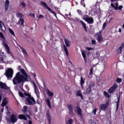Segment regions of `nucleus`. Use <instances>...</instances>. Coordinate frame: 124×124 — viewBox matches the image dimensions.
<instances>
[{
  "mask_svg": "<svg viewBox=\"0 0 124 124\" xmlns=\"http://www.w3.org/2000/svg\"><path fill=\"white\" fill-rule=\"evenodd\" d=\"M25 76L21 74L20 72L16 73L15 77L13 79V83L14 85H17V84H21V83H25Z\"/></svg>",
  "mask_w": 124,
  "mask_h": 124,
  "instance_id": "nucleus-1",
  "label": "nucleus"
},
{
  "mask_svg": "<svg viewBox=\"0 0 124 124\" xmlns=\"http://www.w3.org/2000/svg\"><path fill=\"white\" fill-rule=\"evenodd\" d=\"M19 25L21 26H24V23H25V20H24V18H19Z\"/></svg>",
  "mask_w": 124,
  "mask_h": 124,
  "instance_id": "nucleus-31",
  "label": "nucleus"
},
{
  "mask_svg": "<svg viewBox=\"0 0 124 124\" xmlns=\"http://www.w3.org/2000/svg\"><path fill=\"white\" fill-rule=\"evenodd\" d=\"M0 87L1 89H3V90H7L8 87L5 83L0 81Z\"/></svg>",
  "mask_w": 124,
  "mask_h": 124,
  "instance_id": "nucleus-15",
  "label": "nucleus"
},
{
  "mask_svg": "<svg viewBox=\"0 0 124 124\" xmlns=\"http://www.w3.org/2000/svg\"><path fill=\"white\" fill-rule=\"evenodd\" d=\"M66 91L67 93H70V89H67V90L66 89Z\"/></svg>",
  "mask_w": 124,
  "mask_h": 124,
  "instance_id": "nucleus-56",
  "label": "nucleus"
},
{
  "mask_svg": "<svg viewBox=\"0 0 124 124\" xmlns=\"http://www.w3.org/2000/svg\"><path fill=\"white\" fill-rule=\"evenodd\" d=\"M7 103H8V102H7V98L5 97L2 100L1 106H2V107H4V106H6V105H7Z\"/></svg>",
  "mask_w": 124,
  "mask_h": 124,
  "instance_id": "nucleus-18",
  "label": "nucleus"
},
{
  "mask_svg": "<svg viewBox=\"0 0 124 124\" xmlns=\"http://www.w3.org/2000/svg\"><path fill=\"white\" fill-rule=\"evenodd\" d=\"M116 81H117V83H122V82L123 81V79H122V78H117Z\"/></svg>",
  "mask_w": 124,
  "mask_h": 124,
  "instance_id": "nucleus-39",
  "label": "nucleus"
},
{
  "mask_svg": "<svg viewBox=\"0 0 124 124\" xmlns=\"http://www.w3.org/2000/svg\"><path fill=\"white\" fill-rule=\"evenodd\" d=\"M17 120L18 119H17V115H16V114H12V115H11L9 122L15 124V123H17Z\"/></svg>",
  "mask_w": 124,
  "mask_h": 124,
  "instance_id": "nucleus-12",
  "label": "nucleus"
},
{
  "mask_svg": "<svg viewBox=\"0 0 124 124\" xmlns=\"http://www.w3.org/2000/svg\"><path fill=\"white\" fill-rule=\"evenodd\" d=\"M93 68H92L91 69H90V72L89 73V75H93Z\"/></svg>",
  "mask_w": 124,
  "mask_h": 124,
  "instance_id": "nucleus-45",
  "label": "nucleus"
},
{
  "mask_svg": "<svg viewBox=\"0 0 124 124\" xmlns=\"http://www.w3.org/2000/svg\"><path fill=\"white\" fill-rule=\"evenodd\" d=\"M9 31L12 35H13V36H15V33H14V31L13 30L9 28Z\"/></svg>",
  "mask_w": 124,
  "mask_h": 124,
  "instance_id": "nucleus-33",
  "label": "nucleus"
},
{
  "mask_svg": "<svg viewBox=\"0 0 124 124\" xmlns=\"http://www.w3.org/2000/svg\"><path fill=\"white\" fill-rule=\"evenodd\" d=\"M94 86H95V84H94V83L92 84L91 85V88H92V87H94Z\"/></svg>",
  "mask_w": 124,
  "mask_h": 124,
  "instance_id": "nucleus-60",
  "label": "nucleus"
},
{
  "mask_svg": "<svg viewBox=\"0 0 124 124\" xmlns=\"http://www.w3.org/2000/svg\"><path fill=\"white\" fill-rule=\"evenodd\" d=\"M30 16H31L33 18H35V15H34V14H33L32 13L30 14Z\"/></svg>",
  "mask_w": 124,
  "mask_h": 124,
  "instance_id": "nucleus-43",
  "label": "nucleus"
},
{
  "mask_svg": "<svg viewBox=\"0 0 124 124\" xmlns=\"http://www.w3.org/2000/svg\"><path fill=\"white\" fill-rule=\"evenodd\" d=\"M96 111H97V108H94L93 110V112H92L93 114H94V115H96Z\"/></svg>",
  "mask_w": 124,
  "mask_h": 124,
  "instance_id": "nucleus-42",
  "label": "nucleus"
},
{
  "mask_svg": "<svg viewBox=\"0 0 124 124\" xmlns=\"http://www.w3.org/2000/svg\"><path fill=\"white\" fill-rule=\"evenodd\" d=\"M19 47L21 49L23 54H24L26 57H28V52H27V51H26V49L24 48V47H22V46H19Z\"/></svg>",
  "mask_w": 124,
  "mask_h": 124,
  "instance_id": "nucleus-23",
  "label": "nucleus"
},
{
  "mask_svg": "<svg viewBox=\"0 0 124 124\" xmlns=\"http://www.w3.org/2000/svg\"><path fill=\"white\" fill-rule=\"evenodd\" d=\"M111 2H114V1H117V0H110Z\"/></svg>",
  "mask_w": 124,
  "mask_h": 124,
  "instance_id": "nucleus-61",
  "label": "nucleus"
},
{
  "mask_svg": "<svg viewBox=\"0 0 124 124\" xmlns=\"http://www.w3.org/2000/svg\"><path fill=\"white\" fill-rule=\"evenodd\" d=\"M76 93L77 94V96H81V95L82 94L81 93V92L79 91V90H78L76 92Z\"/></svg>",
  "mask_w": 124,
  "mask_h": 124,
  "instance_id": "nucleus-36",
  "label": "nucleus"
},
{
  "mask_svg": "<svg viewBox=\"0 0 124 124\" xmlns=\"http://www.w3.org/2000/svg\"><path fill=\"white\" fill-rule=\"evenodd\" d=\"M22 112H23L24 114H27V113H31V111L28 110V107H27V106L23 107V108L22 110Z\"/></svg>",
  "mask_w": 124,
  "mask_h": 124,
  "instance_id": "nucleus-16",
  "label": "nucleus"
},
{
  "mask_svg": "<svg viewBox=\"0 0 124 124\" xmlns=\"http://www.w3.org/2000/svg\"><path fill=\"white\" fill-rule=\"evenodd\" d=\"M124 43H123L120 47L117 50V54H121L122 53V50L124 49Z\"/></svg>",
  "mask_w": 124,
  "mask_h": 124,
  "instance_id": "nucleus-21",
  "label": "nucleus"
},
{
  "mask_svg": "<svg viewBox=\"0 0 124 124\" xmlns=\"http://www.w3.org/2000/svg\"><path fill=\"white\" fill-rule=\"evenodd\" d=\"M101 32H102V31H99V32L95 34V35L97 36V40L98 43H102V42H104L103 40V37L101 35Z\"/></svg>",
  "mask_w": 124,
  "mask_h": 124,
  "instance_id": "nucleus-8",
  "label": "nucleus"
},
{
  "mask_svg": "<svg viewBox=\"0 0 124 124\" xmlns=\"http://www.w3.org/2000/svg\"><path fill=\"white\" fill-rule=\"evenodd\" d=\"M4 110V108H3L1 109V111L2 112V113H3Z\"/></svg>",
  "mask_w": 124,
  "mask_h": 124,
  "instance_id": "nucleus-59",
  "label": "nucleus"
},
{
  "mask_svg": "<svg viewBox=\"0 0 124 124\" xmlns=\"http://www.w3.org/2000/svg\"><path fill=\"white\" fill-rule=\"evenodd\" d=\"M28 118L29 120H31V116L29 114H19L18 115V119L19 120H23V121H27Z\"/></svg>",
  "mask_w": 124,
  "mask_h": 124,
  "instance_id": "nucleus-9",
  "label": "nucleus"
},
{
  "mask_svg": "<svg viewBox=\"0 0 124 124\" xmlns=\"http://www.w3.org/2000/svg\"><path fill=\"white\" fill-rule=\"evenodd\" d=\"M3 46L5 47V48L6 50V52L8 53V54H10V48H9V46H8V45H7V43H3Z\"/></svg>",
  "mask_w": 124,
  "mask_h": 124,
  "instance_id": "nucleus-19",
  "label": "nucleus"
},
{
  "mask_svg": "<svg viewBox=\"0 0 124 124\" xmlns=\"http://www.w3.org/2000/svg\"><path fill=\"white\" fill-rule=\"evenodd\" d=\"M76 110H75L76 113L78 115L80 119L81 120H83V114L82 113V109H81V108H80V106L77 105L76 107Z\"/></svg>",
  "mask_w": 124,
  "mask_h": 124,
  "instance_id": "nucleus-7",
  "label": "nucleus"
},
{
  "mask_svg": "<svg viewBox=\"0 0 124 124\" xmlns=\"http://www.w3.org/2000/svg\"><path fill=\"white\" fill-rule=\"evenodd\" d=\"M4 61H3V56L0 55V63L1 62H4Z\"/></svg>",
  "mask_w": 124,
  "mask_h": 124,
  "instance_id": "nucleus-38",
  "label": "nucleus"
},
{
  "mask_svg": "<svg viewBox=\"0 0 124 124\" xmlns=\"http://www.w3.org/2000/svg\"><path fill=\"white\" fill-rule=\"evenodd\" d=\"M33 76L35 78V77H36V74L35 73L33 74Z\"/></svg>",
  "mask_w": 124,
  "mask_h": 124,
  "instance_id": "nucleus-58",
  "label": "nucleus"
},
{
  "mask_svg": "<svg viewBox=\"0 0 124 124\" xmlns=\"http://www.w3.org/2000/svg\"><path fill=\"white\" fill-rule=\"evenodd\" d=\"M38 18H44V16H43V15H40L38 16Z\"/></svg>",
  "mask_w": 124,
  "mask_h": 124,
  "instance_id": "nucleus-52",
  "label": "nucleus"
},
{
  "mask_svg": "<svg viewBox=\"0 0 124 124\" xmlns=\"http://www.w3.org/2000/svg\"><path fill=\"white\" fill-rule=\"evenodd\" d=\"M82 56L84 60V62L86 63H87V56H86V53H85V51H82Z\"/></svg>",
  "mask_w": 124,
  "mask_h": 124,
  "instance_id": "nucleus-29",
  "label": "nucleus"
},
{
  "mask_svg": "<svg viewBox=\"0 0 124 124\" xmlns=\"http://www.w3.org/2000/svg\"><path fill=\"white\" fill-rule=\"evenodd\" d=\"M79 23H81L82 24V26H83V28L84 29V30L86 31H88V30L87 29V25L86 24V23H85V22H83V21L82 20H80Z\"/></svg>",
  "mask_w": 124,
  "mask_h": 124,
  "instance_id": "nucleus-27",
  "label": "nucleus"
},
{
  "mask_svg": "<svg viewBox=\"0 0 124 124\" xmlns=\"http://www.w3.org/2000/svg\"><path fill=\"white\" fill-rule=\"evenodd\" d=\"M20 5L22 6V7H25L26 6V3L24 2V1H22L20 4Z\"/></svg>",
  "mask_w": 124,
  "mask_h": 124,
  "instance_id": "nucleus-46",
  "label": "nucleus"
},
{
  "mask_svg": "<svg viewBox=\"0 0 124 124\" xmlns=\"http://www.w3.org/2000/svg\"><path fill=\"white\" fill-rule=\"evenodd\" d=\"M36 102L38 104H40V101L38 99L37 100Z\"/></svg>",
  "mask_w": 124,
  "mask_h": 124,
  "instance_id": "nucleus-55",
  "label": "nucleus"
},
{
  "mask_svg": "<svg viewBox=\"0 0 124 124\" xmlns=\"http://www.w3.org/2000/svg\"><path fill=\"white\" fill-rule=\"evenodd\" d=\"M91 92H92V85L91 84H89L88 88H87L86 90V93L89 94Z\"/></svg>",
  "mask_w": 124,
  "mask_h": 124,
  "instance_id": "nucleus-26",
  "label": "nucleus"
},
{
  "mask_svg": "<svg viewBox=\"0 0 124 124\" xmlns=\"http://www.w3.org/2000/svg\"><path fill=\"white\" fill-rule=\"evenodd\" d=\"M92 44L93 45H96V41H95V40H92Z\"/></svg>",
  "mask_w": 124,
  "mask_h": 124,
  "instance_id": "nucleus-41",
  "label": "nucleus"
},
{
  "mask_svg": "<svg viewBox=\"0 0 124 124\" xmlns=\"http://www.w3.org/2000/svg\"><path fill=\"white\" fill-rule=\"evenodd\" d=\"M14 71L11 68H8L5 71L4 75L7 77V79H11L13 77Z\"/></svg>",
  "mask_w": 124,
  "mask_h": 124,
  "instance_id": "nucleus-4",
  "label": "nucleus"
},
{
  "mask_svg": "<svg viewBox=\"0 0 124 124\" xmlns=\"http://www.w3.org/2000/svg\"><path fill=\"white\" fill-rule=\"evenodd\" d=\"M46 94L50 97H53V96H54V93L53 92H51L48 89H46Z\"/></svg>",
  "mask_w": 124,
  "mask_h": 124,
  "instance_id": "nucleus-25",
  "label": "nucleus"
},
{
  "mask_svg": "<svg viewBox=\"0 0 124 124\" xmlns=\"http://www.w3.org/2000/svg\"><path fill=\"white\" fill-rule=\"evenodd\" d=\"M69 114L71 115H73V106L72 104L69 105L67 107Z\"/></svg>",
  "mask_w": 124,
  "mask_h": 124,
  "instance_id": "nucleus-14",
  "label": "nucleus"
},
{
  "mask_svg": "<svg viewBox=\"0 0 124 124\" xmlns=\"http://www.w3.org/2000/svg\"><path fill=\"white\" fill-rule=\"evenodd\" d=\"M86 50H87L88 51H91V50H93V48L92 47H86Z\"/></svg>",
  "mask_w": 124,
  "mask_h": 124,
  "instance_id": "nucleus-49",
  "label": "nucleus"
},
{
  "mask_svg": "<svg viewBox=\"0 0 124 124\" xmlns=\"http://www.w3.org/2000/svg\"><path fill=\"white\" fill-rule=\"evenodd\" d=\"M32 124V122H31V120H30L29 121V124Z\"/></svg>",
  "mask_w": 124,
  "mask_h": 124,
  "instance_id": "nucleus-57",
  "label": "nucleus"
},
{
  "mask_svg": "<svg viewBox=\"0 0 124 124\" xmlns=\"http://www.w3.org/2000/svg\"><path fill=\"white\" fill-rule=\"evenodd\" d=\"M1 99H2V98L1 97V95H0V102L1 101Z\"/></svg>",
  "mask_w": 124,
  "mask_h": 124,
  "instance_id": "nucleus-62",
  "label": "nucleus"
},
{
  "mask_svg": "<svg viewBox=\"0 0 124 124\" xmlns=\"http://www.w3.org/2000/svg\"><path fill=\"white\" fill-rule=\"evenodd\" d=\"M0 28L3 31H6V29L5 28V25H4V23L1 21H0Z\"/></svg>",
  "mask_w": 124,
  "mask_h": 124,
  "instance_id": "nucleus-20",
  "label": "nucleus"
},
{
  "mask_svg": "<svg viewBox=\"0 0 124 124\" xmlns=\"http://www.w3.org/2000/svg\"><path fill=\"white\" fill-rule=\"evenodd\" d=\"M5 11H7L8 10V7H9V0H6L5 2Z\"/></svg>",
  "mask_w": 124,
  "mask_h": 124,
  "instance_id": "nucleus-24",
  "label": "nucleus"
},
{
  "mask_svg": "<svg viewBox=\"0 0 124 124\" xmlns=\"http://www.w3.org/2000/svg\"><path fill=\"white\" fill-rule=\"evenodd\" d=\"M82 19L83 20H84L85 22H87L88 24H93L94 22L93 17H90L87 15H84Z\"/></svg>",
  "mask_w": 124,
  "mask_h": 124,
  "instance_id": "nucleus-6",
  "label": "nucleus"
},
{
  "mask_svg": "<svg viewBox=\"0 0 124 124\" xmlns=\"http://www.w3.org/2000/svg\"><path fill=\"white\" fill-rule=\"evenodd\" d=\"M110 5H111V7H113V8H114V7H115V5H114L113 3H111V4H110Z\"/></svg>",
  "mask_w": 124,
  "mask_h": 124,
  "instance_id": "nucleus-54",
  "label": "nucleus"
},
{
  "mask_svg": "<svg viewBox=\"0 0 124 124\" xmlns=\"http://www.w3.org/2000/svg\"><path fill=\"white\" fill-rule=\"evenodd\" d=\"M17 17H19L20 19H23V14H20L19 12L17 13Z\"/></svg>",
  "mask_w": 124,
  "mask_h": 124,
  "instance_id": "nucleus-37",
  "label": "nucleus"
},
{
  "mask_svg": "<svg viewBox=\"0 0 124 124\" xmlns=\"http://www.w3.org/2000/svg\"><path fill=\"white\" fill-rule=\"evenodd\" d=\"M34 90H35V93L36 94L37 97L39 96V94H40V93H39V90L37 89V87L36 86V85L35 83H34Z\"/></svg>",
  "mask_w": 124,
  "mask_h": 124,
  "instance_id": "nucleus-22",
  "label": "nucleus"
},
{
  "mask_svg": "<svg viewBox=\"0 0 124 124\" xmlns=\"http://www.w3.org/2000/svg\"><path fill=\"white\" fill-rule=\"evenodd\" d=\"M64 41L65 42V45H64L63 46V48L64 49V51L66 55V56L67 57H68L69 56V53H68V50H67V47H70L71 45V42H70V41L69 40H68V39H64Z\"/></svg>",
  "mask_w": 124,
  "mask_h": 124,
  "instance_id": "nucleus-3",
  "label": "nucleus"
},
{
  "mask_svg": "<svg viewBox=\"0 0 124 124\" xmlns=\"http://www.w3.org/2000/svg\"><path fill=\"white\" fill-rule=\"evenodd\" d=\"M46 102L47 106H48L49 108H51V102H50V99H47L46 100Z\"/></svg>",
  "mask_w": 124,
  "mask_h": 124,
  "instance_id": "nucleus-32",
  "label": "nucleus"
},
{
  "mask_svg": "<svg viewBox=\"0 0 124 124\" xmlns=\"http://www.w3.org/2000/svg\"><path fill=\"white\" fill-rule=\"evenodd\" d=\"M20 72L21 73H22L23 75V76H24V80L25 81H28V79H29V76H28V74H27V73H26V71H25V69H21L20 70Z\"/></svg>",
  "mask_w": 124,
  "mask_h": 124,
  "instance_id": "nucleus-13",
  "label": "nucleus"
},
{
  "mask_svg": "<svg viewBox=\"0 0 124 124\" xmlns=\"http://www.w3.org/2000/svg\"><path fill=\"white\" fill-rule=\"evenodd\" d=\"M117 88L118 84H117V83H114V84L108 89V93H115Z\"/></svg>",
  "mask_w": 124,
  "mask_h": 124,
  "instance_id": "nucleus-10",
  "label": "nucleus"
},
{
  "mask_svg": "<svg viewBox=\"0 0 124 124\" xmlns=\"http://www.w3.org/2000/svg\"><path fill=\"white\" fill-rule=\"evenodd\" d=\"M114 9L115 10H118V9H119V7L118 6H115L114 7Z\"/></svg>",
  "mask_w": 124,
  "mask_h": 124,
  "instance_id": "nucleus-53",
  "label": "nucleus"
},
{
  "mask_svg": "<svg viewBox=\"0 0 124 124\" xmlns=\"http://www.w3.org/2000/svg\"><path fill=\"white\" fill-rule=\"evenodd\" d=\"M80 87L81 88H83V87H84V86L83 85H84V84H85V80L83 79V77H81L80 78Z\"/></svg>",
  "mask_w": 124,
  "mask_h": 124,
  "instance_id": "nucleus-30",
  "label": "nucleus"
},
{
  "mask_svg": "<svg viewBox=\"0 0 124 124\" xmlns=\"http://www.w3.org/2000/svg\"><path fill=\"white\" fill-rule=\"evenodd\" d=\"M104 95L105 97H108V98L110 97V95H109V93H108L106 91L104 92Z\"/></svg>",
  "mask_w": 124,
  "mask_h": 124,
  "instance_id": "nucleus-34",
  "label": "nucleus"
},
{
  "mask_svg": "<svg viewBox=\"0 0 124 124\" xmlns=\"http://www.w3.org/2000/svg\"><path fill=\"white\" fill-rule=\"evenodd\" d=\"M115 4L116 6H119V4L118 3H116Z\"/></svg>",
  "mask_w": 124,
  "mask_h": 124,
  "instance_id": "nucleus-63",
  "label": "nucleus"
},
{
  "mask_svg": "<svg viewBox=\"0 0 124 124\" xmlns=\"http://www.w3.org/2000/svg\"><path fill=\"white\" fill-rule=\"evenodd\" d=\"M80 96L81 99H83V95L82 94L80 96Z\"/></svg>",
  "mask_w": 124,
  "mask_h": 124,
  "instance_id": "nucleus-64",
  "label": "nucleus"
},
{
  "mask_svg": "<svg viewBox=\"0 0 124 124\" xmlns=\"http://www.w3.org/2000/svg\"><path fill=\"white\" fill-rule=\"evenodd\" d=\"M72 119H69V120H68V124H72Z\"/></svg>",
  "mask_w": 124,
  "mask_h": 124,
  "instance_id": "nucleus-44",
  "label": "nucleus"
},
{
  "mask_svg": "<svg viewBox=\"0 0 124 124\" xmlns=\"http://www.w3.org/2000/svg\"><path fill=\"white\" fill-rule=\"evenodd\" d=\"M123 6H122V5H120V6H119V7H118V9H119V10H122V9H123Z\"/></svg>",
  "mask_w": 124,
  "mask_h": 124,
  "instance_id": "nucleus-51",
  "label": "nucleus"
},
{
  "mask_svg": "<svg viewBox=\"0 0 124 124\" xmlns=\"http://www.w3.org/2000/svg\"><path fill=\"white\" fill-rule=\"evenodd\" d=\"M0 37L2 39L5 38L2 32H0Z\"/></svg>",
  "mask_w": 124,
  "mask_h": 124,
  "instance_id": "nucleus-47",
  "label": "nucleus"
},
{
  "mask_svg": "<svg viewBox=\"0 0 124 124\" xmlns=\"http://www.w3.org/2000/svg\"><path fill=\"white\" fill-rule=\"evenodd\" d=\"M19 95L20 96V97H24V93L23 92H19Z\"/></svg>",
  "mask_w": 124,
  "mask_h": 124,
  "instance_id": "nucleus-40",
  "label": "nucleus"
},
{
  "mask_svg": "<svg viewBox=\"0 0 124 124\" xmlns=\"http://www.w3.org/2000/svg\"><path fill=\"white\" fill-rule=\"evenodd\" d=\"M108 105H109L108 102H107L106 104H101L100 105V109L102 111H106V108H108Z\"/></svg>",
  "mask_w": 124,
  "mask_h": 124,
  "instance_id": "nucleus-11",
  "label": "nucleus"
},
{
  "mask_svg": "<svg viewBox=\"0 0 124 124\" xmlns=\"http://www.w3.org/2000/svg\"><path fill=\"white\" fill-rule=\"evenodd\" d=\"M78 14H79L80 15H82V14H83V13H82V11L80 10H78Z\"/></svg>",
  "mask_w": 124,
  "mask_h": 124,
  "instance_id": "nucleus-48",
  "label": "nucleus"
},
{
  "mask_svg": "<svg viewBox=\"0 0 124 124\" xmlns=\"http://www.w3.org/2000/svg\"><path fill=\"white\" fill-rule=\"evenodd\" d=\"M46 117L48 122V124H51V122L52 121V118L51 117V115H50V113H49V111H46Z\"/></svg>",
  "mask_w": 124,
  "mask_h": 124,
  "instance_id": "nucleus-17",
  "label": "nucleus"
},
{
  "mask_svg": "<svg viewBox=\"0 0 124 124\" xmlns=\"http://www.w3.org/2000/svg\"><path fill=\"white\" fill-rule=\"evenodd\" d=\"M40 3L42 4V5H43V7L45 8H46V9H47V10H48V11H49L50 13H52V14L54 15L56 18H58V17H57V14H56V13H55V12L53 11V10H52L51 9V8L50 7H49V6H48V5H47V3H46V2H44V1H41Z\"/></svg>",
  "mask_w": 124,
  "mask_h": 124,
  "instance_id": "nucleus-5",
  "label": "nucleus"
},
{
  "mask_svg": "<svg viewBox=\"0 0 124 124\" xmlns=\"http://www.w3.org/2000/svg\"><path fill=\"white\" fill-rule=\"evenodd\" d=\"M107 25V23L106 22H105L104 24H103V28H106V26Z\"/></svg>",
  "mask_w": 124,
  "mask_h": 124,
  "instance_id": "nucleus-50",
  "label": "nucleus"
},
{
  "mask_svg": "<svg viewBox=\"0 0 124 124\" xmlns=\"http://www.w3.org/2000/svg\"><path fill=\"white\" fill-rule=\"evenodd\" d=\"M121 98V95L119 94V96L117 98V101L116 102V110L119 109V103H120V99Z\"/></svg>",
  "mask_w": 124,
  "mask_h": 124,
  "instance_id": "nucleus-28",
  "label": "nucleus"
},
{
  "mask_svg": "<svg viewBox=\"0 0 124 124\" xmlns=\"http://www.w3.org/2000/svg\"><path fill=\"white\" fill-rule=\"evenodd\" d=\"M80 3L81 5L83 6V7H86V4H85V0H81L80 1Z\"/></svg>",
  "mask_w": 124,
  "mask_h": 124,
  "instance_id": "nucleus-35",
  "label": "nucleus"
},
{
  "mask_svg": "<svg viewBox=\"0 0 124 124\" xmlns=\"http://www.w3.org/2000/svg\"><path fill=\"white\" fill-rule=\"evenodd\" d=\"M24 95L25 96H28V97L26 98V100L25 101V103L27 105L33 106V105H35V104H36V101L33 97H31V94L24 93Z\"/></svg>",
  "mask_w": 124,
  "mask_h": 124,
  "instance_id": "nucleus-2",
  "label": "nucleus"
}]
</instances>
